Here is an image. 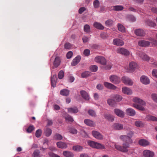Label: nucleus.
<instances>
[{
	"label": "nucleus",
	"instance_id": "6",
	"mask_svg": "<svg viewBox=\"0 0 157 157\" xmlns=\"http://www.w3.org/2000/svg\"><path fill=\"white\" fill-rule=\"evenodd\" d=\"M117 53L123 55L127 56L129 55V52L126 49L123 48H119L117 50Z\"/></svg>",
	"mask_w": 157,
	"mask_h": 157
},
{
	"label": "nucleus",
	"instance_id": "9",
	"mask_svg": "<svg viewBox=\"0 0 157 157\" xmlns=\"http://www.w3.org/2000/svg\"><path fill=\"white\" fill-rule=\"evenodd\" d=\"M93 136L95 138L98 140H102L103 139V136L99 132L96 131H93L92 132Z\"/></svg>",
	"mask_w": 157,
	"mask_h": 157
},
{
	"label": "nucleus",
	"instance_id": "52",
	"mask_svg": "<svg viewBox=\"0 0 157 157\" xmlns=\"http://www.w3.org/2000/svg\"><path fill=\"white\" fill-rule=\"evenodd\" d=\"M69 132L73 134H76L77 133V130L74 128H71L68 129Z\"/></svg>",
	"mask_w": 157,
	"mask_h": 157
},
{
	"label": "nucleus",
	"instance_id": "1",
	"mask_svg": "<svg viewBox=\"0 0 157 157\" xmlns=\"http://www.w3.org/2000/svg\"><path fill=\"white\" fill-rule=\"evenodd\" d=\"M120 139L124 142L122 146L115 144V148L117 150L121 151L127 152L128 151V148L129 147V144L132 143V140L128 136L125 135H122L120 136Z\"/></svg>",
	"mask_w": 157,
	"mask_h": 157
},
{
	"label": "nucleus",
	"instance_id": "42",
	"mask_svg": "<svg viewBox=\"0 0 157 157\" xmlns=\"http://www.w3.org/2000/svg\"><path fill=\"white\" fill-rule=\"evenodd\" d=\"M90 73L88 71H85L82 73L81 76L83 78H86L90 75Z\"/></svg>",
	"mask_w": 157,
	"mask_h": 157
},
{
	"label": "nucleus",
	"instance_id": "53",
	"mask_svg": "<svg viewBox=\"0 0 157 157\" xmlns=\"http://www.w3.org/2000/svg\"><path fill=\"white\" fill-rule=\"evenodd\" d=\"M41 130L40 129H38L36 131L35 136L37 137H39L41 136Z\"/></svg>",
	"mask_w": 157,
	"mask_h": 157
},
{
	"label": "nucleus",
	"instance_id": "5",
	"mask_svg": "<svg viewBox=\"0 0 157 157\" xmlns=\"http://www.w3.org/2000/svg\"><path fill=\"white\" fill-rule=\"evenodd\" d=\"M94 61L97 63L103 65L105 64L106 62L105 59L101 56H98L96 57L94 59Z\"/></svg>",
	"mask_w": 157,
	"mask_h": 157
},
{
	"label": "nucleus",
	"instance_id": "56",
	"mask_svg": "<svg viewBox=\"0 0 157 157\" xmlns=\"http://www.w3.org/2000/svg\"><path fill=\"white\" fill-rule=\"evenodd\" d=\"M152 99L156 102H157V94H152L151 95Z\"/></svg>",
	"mask_w": 157,
	"mask_h": 157
},
{
	"label": "nucleus",
	"instance_id": "31",
	"mask_svg": "<svg viewBox=\"0 0 157 157\" xmlns=\"http://www.w3.org/2000/svg\"><path fill=\"white\" fill-rule=\"evenodd\" d=\"M104 117L105 119L109 121H113L114 120L113 116L110 114H105L104 115Z\"/></svg>",
	"mask_w": 157,
	"mask_h": 157
},
{
	"label": "nucleus",
	"instance_id": "55",
	"mask_svg": "<svg viewBox=\"0 0 157 157\" xmlns=\"http://www.w3.org/2000/svg\"><path fill=\"white\" fill-rule=\"evenodd\" d=\"M48 154L49 157H60L59 156L54 154L52 152H48Z\"/></svg>",
	"mask_w": 157,
	"mask_h": 157
},
{
	"label": "nucleus",
	"instance_id": "36",
	"mask_svg": "<svg viewBox=\"0 0 157 157\" xmlns=\"http://www.w3.org/2000/svg\"><path fill=\"white\" fill-rule=\"evenodd\" d=\"M82 149V147L81 146L76 145L73 147V150L76 151H80Z\"/></svg>",
	"mask_w": 157,
	"mask_h": 157
},
{
	"label": "nucleus",
	"instance_id": "41",
	"mask_svg": "<svg viewBox=\"0 0 157 157\" xmlns=\"http://www.w3.org/2000/svg\"><path fill=\"white\" fill-rule=\"evenodd\" d=\"M54 139L57 140H60L63 139L62 136L59 133H56L54 136Z\"/></svg>",
	"mask_w": 157,
	"mask_h": 157
},
{
	"label": "nucleus",
	"instance_id": "40",
	"mask_svg": "<svg viewBox=\"0 0 157 157\" xmlns=\"http://www.w3.org/2000/svg\"><path fill=\"white\" fill-rule=\"evenodd\" d=\"M107 102L109 105L111 106H114L115 104V101L112 99H108Z\"/></svg>",
	"mask_w": 157,
	"mask_h": 157
},
{
	"label": "nucleus",
	"instance_id": "47",
	"mask_svg": "<svg viewBox=\"0 0 157 157\" xmlns=\"http://www.w3.org/2000/svg\"><path fill=\"white\" fill-rule=\"evenodd\" d=\"M149 40L150 41V43L152 44V45H157V40L152 38H150Z\"/></svg>",
	"mask_w": 157,
	"mask_h": 157
},
{
	"label": "nucleus",
	"instance_id": "2",
	"mask_svg": "<svg viewBox=\"0 0 157 157\" xmlns=\"http://www.w3.org/2000/svg\"><path fill=\"white\" fill-rule=\"evenodd\" d=\"M133 101L135 103L132 104V106L136 109L141 110L144 111L145 109L143 106L146 105V103L142 99L138 98H134Z\"/></svg>",
	"mask_w": 157,
	"mask_h": 157
},
{
	"label": "nucleus",
	"instance_id": "7",
	"mask_svg": "<svg viewBox=\"0 0 157 157\" xmlns=\"http://www.w3.org/2000/svg\"><path fill=\"white\" fill-rule=\"evenodd\" d=\"M123 82L127 85L132 86L133 84L132 81L129 78L126 76H123L122 78Z\"/></svg>",
	"mask_w": 157,
	"mask_h": 157
},
{
	"label": "nucleus",
	"instance_id": "8",
	"mask_svg": "<svg viewBox=\"0 0 157 157\" xmlns=\"http://www.w3.org/2000/svg\"><path fill=\"white\" fill-rule=\"evenodd\" d=\"M137 54L144 61H148L150 59L149 57L143 52L139 51Z\"/></svg>",
	"mask_w": 157,
	"mask_h": 157
},
{
	"label": "nucleus",
	"instance_id": "62",
	"mask_svg": "<svg viewBox=\"0 0 157 157\" xmlns=\"http://www.w3.org/2000/svg\"><path fill=\"white\" fill-rule=\"evenodd\" d=\"M112 66V64L111 63H109L108 64L106 65L105 68L106 70H109L111 68Z\"/></svg>",
	"mask_w": 157,
	"mask_h": 157
},
{
	"label": "nucleus",
	"instance_id": "49",
	"mask_svg": "<svg viewBox=\"0 0 157 157\" xmlns=\"http://www.w3.org/2000/svg\"><path fill=\"white\" fill-rule=\"evenodd\" d=\"M88 113L89 115L92 117H95L96 116L95 112L92 109H90L88 111Z\"/></svg>",
	"mask_w": 157,
	"mask_h": 157
},
{
	"label": "nucleus",
	"instance_id": "11",
	"mask_svg": "<svg viewBox=\"0 0 157 157\" xmlns=\"http://www.w3.org/2000/svg\"><path fill=\"white\" fill-rule=\"evenodd\" d=\"M113 44L117 46H121L124 44V42L122 40L116 38L113 40Z\"/></svg>",
	"mask_w": 157,
	"mask_h": 157
},
{
	"label": "nucleus",
	"instance_id": "22",
	"mask_svg": "<svg viewBox=\"0 0 157 157\" xmlns=\"http://www.w3.org/2000/svg\"><path fill=\"white\" fill-rule=\"evenodd\" d=\"M93 26L96 29L100 30H103L104 28V27L101 24L97 22H94Z\"/></svg>",
	"mask_w": 157,
	"mask_h": 157
},
{
	"label": "nucleus",
	"instance_id": "13",
	"mask_svg": "<svg viewBox=\"0 0 157 157\" xmlns=\"http://www.w3.org/2000/svg\"><path fill=\"white\" fill-rule=\"evenodd\" d=\"M114 113L118 116L122 117L124 116V112L119 109H115L114 110Z\"/></svg>",
	"mask_w": 157,
	"mask_h": 157
},
{
	"label": "nucleus",
	"instance_id": "64",
	"mask_svg": "<svg viewBox=\"0 0 157 157\" xmlns=\"http://www.w3.org/2000/svg\"><path fill=\"white\" fill-rule=\"evenodd\" d=\"M151 11L153 13L157 14V8L156 7H153L151 9Z\"/></svg>",
	"mask_w": 157,
	"mask_h": 157
},
{
	"label": "nucleus",
	"instance_id": "25",
	"mask_svg": "<svg viewBox=\"0 0 157 157\" xmlns=\"http://www.w3.org/2000/svg\"><path fill=\"white\" fill-rule=\"evenodd\" d=\"M111 8L112 10L118 11L122 10L124 9L123 7L121 5L114 6L111 7Z\"/></svg>",
	"mask_w": 157,
	"mask_h": 157
},
{
	"label": "nucleus",
	"instance_id": "30",
	"mask_svg": "<svg viewBox=\"0 0 157 157\" xmlns=\"http://www.w3.org/2000/svg\"><path fill=\"white\" fill-rule=\"evenodd\" d=\"M135 34L138 36H143L144 33L143 30L141 29H137L135 31Z\"/></svg>",
	"mask_w": 157,
	"mask_h": 157
},
{
	"label": "nucleus",
	"instance_id": "44",
	"mask_svg": "<svg viewBox=\"0 0 157 157\" xmlns=\"http://www.w3.org/2000/svg\"><path fill=\"white\" fill-rule=\"evenodd\" d=\"M100 5V2L98 0H95L94 1L93 5L95 8H98L99 7Z\"/></svg>",
	"mask_w": 157,
	"mask_h": 157
},
{
	"label": "nucleus",
	"instance_id": "10",
	"mask_svg": "<svg viewBox=\"0 0 157 157\" xmlns=\"http://www.w3.org/2000/svg\"><path fill=\"white\" fill-rule=\"evenodd\" d=\"M143 155L145 157H153L154 153L150 150H146L143 151Z\"/></svg>",
	"mask_w": 157,
	"mask_h": 157
},
{
	"label": "nucleus",
	"instance_id": "60",
	"mask_svg": "<svg viewBox=\"0 0 157 157\" xmlns=\"http://www.w3.org/2000/svg\"><path fill=\"white\" fill-rule=\"evenodd\" d=\"M73 55V52L71 51H70L68 52L67 54V57L68 59L71 58L72 56Z\"/></svg>",
	"mask_w": 157,
	"mask_h": 157
},
{
	"label": "nucleus",
	"instance_id": "59",
	"mask_svg": "<svg viewBox=\"0 0 157 157\" xmlns=\"http://www.w3.org/2000/svg\"><path fill=\"white\" fill-rule=\"evenodd\" d=\"M34 129V128L33 126H29L27 129V131L28 132L30 133Z\"/></svg>",
	"mask_w": 157,
	"mask_h": 157
},
{
	"label": "nucleus",
	"instance_id": "29",
	"mask_svg": "<svg viewBox=\"0 0 157 157\" xmlns=\"http://www.w3.org/2000/svg\"><path fill=\"white\" fill-rule=\"evenodd\" d=\"M70 91L66 89H63L60 90V94L61 95L67 96L69 94Z\"/></svg>",
	"mask_w": 157,
	"mask_h": 157
},
{
	"label": "nucleus",
	"instance_id": "14",
	"mask_svg": "<svg viewBox=\"0 0 157 157\" xmlns=\"http://www.w3.org/2000/svg\"><path fill=\"white\" fill-rule=\"evenodd\" d=\"M104 85L105 87L109 89L115 90L117 88L116 86L108 82H104Z\"/></svg>",
	"mask_w": 157,
	"mask_h": 157
},
{
	"label": "nucleus",
	"instance_id": "19",
	"mask_svg": "<svg viewBox=\"0 0 157 157\" xmlns=\"http://www.w3.org/2000/svg\"><path fill=\"white\" fill-rule=\"evenodd\" d=\"M56 144L57 147L59 148L63 149L66 148L67 147V144L63 142H58Z\"/></svg>",
	"mask_w": 157,
	"mask_h": 157
},
{
	"label": "nucleus",
	"instance_id": "35",
	"mask_svg": "<svg viewBox=\"0 0 157 157\" xmlns=\"http://www.w3.org/2000/svg\"><path fill=\"white\" fill-rule=\"evenodd\" d=\"M146 24L147 25L151 27H154L156 25V24L151 20H148L145 22Z\"/></svg>",
	"mask_w": 157,
	"mask_h": 157
},
{
	"label": "nucleus",
	"instance_id": "17",
	"mask_svg": "<svg viewBox=\"0 0 157 157\" xmlns=\"http://www.w3.org/2000/svg\"><path fill=\"white\" fill-rule=\"evenodd\" d=\"M80 94L82 97L84 99L86 100H89L90 99V97L89 96L88 94L85 91L82 90L80 91Z\"/></svg>",
	"mask_w": 157,
	"mask_h": 157
},
{
	"label": "nucleus",
	"instance_id": "33",
	"mask_svg": "<svg viewBox=\"0 0 157 157\" xmlns=\"http://www.w3.org/2000/svg\"><path fill=\"white\" fill-rule=\"evenodd\" d=\"M56 75H53L51 77V85L53 87H55L56 86Z\"/></svg>",
	"mask_w": 157,
	"mask_h": 157
},
{
	"label": "nucleus",
	"instance_id": "21",
	"mask_svg": "<svg viewBox=\"0 0 157 157\" xmlns=\"http://www.w3.org/2000/svg\"><path fill=\"white\" fill-rule=\"evenodd\" d=\"M81 59V57L79 56H77L71 62V65L72 66H75L78 63Z\"/></svg>",
	"mask_w": 157,
	"mask_h": 157
},
{
	"label": "nucleus",
	"instance_id": "34",
	"mask_svg": "<svg viewBox=\"0 0 157 157\" xmlns=\"http://www.w3.org/2000/svg\"><path fill=\"white\" fill-rule=\"evenodd\" d=\"M63 155L66 157H73L74 155L71 152L68 151H65L63 152Z\"/></svg>",
	"mask_w": 157,
	"mask_h": 157
},
{
	"label": "nucleus",
	"instance_id": "45",
	"mask_svg": "<svg viewBox=\"0 0 157 157\" xmlns=\"http://www.w3.org/2000/svg\"><path fill=\"white\" fill-rule=\"evenodd\" d=\"M98 67L95 65H92L90 67V70L93 72H96L98 70Z\"/></svg>",
	"mask_w": 157,
	"mask_h": 157
},
{
	"label": "nucleus",
	"instance_id": "51",
	"mask_svg": "<svg viewBox=\"0 0 157 157\" xmlns=\"http://www.w3.org/2000/svg\"><path fill=\"white\" fill-rule=\"evenodd\" d=\"M135 124L137 127H141L143 126V122L140 121H136L135 122Z\"/></svg>",
	"mask_w": 157,
	"mask_h": 157
},
{
	"label": "nucleus",
	"instance_id": "15",
	"mask_svg": "<svg viewBox=\"0 0 157 157\" xmlns=\"http://www.w3.org/2000/svg\"><path fill=\"white\" fill-rule=\"evenodd\" d=\"M138 143L139 145L144 147L148 146L149 144V142L147 140L144 139L140 140Z\"/></svg>",
	"mask_w": 157,
	"mask_h": 157
},
{
	"label": "nucleus",
	"instance_id": "37",
	"mask_svg": "<svg viewBox=\"0 0 157 157\" xmlns=\"http://www.w3.org/2000/svg\"><path fill=\"white\" fill-rule=\"evenodd\" d=\"M33 157H42L40 154V151L38 150H36L33 152L32 155Z\"/></svg>",
	"mask_w": 157,
	"mask_h": 157
},
{
	"label": "nucleus",
	"instance_id": "58",
	"mask_svg": "<svg viewBox=\"0 0 157 157\" xmlns=\"http://www.w3.org/2000/svg\"><path fill=\"white\" fill-rule=\"evenodd\" d=\"M64 46L66 49H70L71 47V45L70 43H67L65 44Z\"/></svg>",
	"mask_w": 157,
	"mask_h": 157
},
{
	"label": "nucleus",
	"instance_id": "18",
	"mask_svg": "<svg viewBox=\"0 0 157 157\" xmlns=\"http://www.w3.org/2000/svg\"><path fill=\"white\" fill-rule=\"evenodd\" d=\"M139 46L142 47H146L150 45V42L148 41L142 40L139 41L138 43Z\"/></svg>",
	"mask_w": 157,
	"mask_h": 157
},
{
	"label": "nucleus",
	"instance_id": "26",
	"mask_svg": "<svg viewBox=\"0 0 157 157\" xmlns=\"http://www.w3.org/2000/svg\"><path fill=\"white\" fill-rule=\"evenodd\" d=\"M113 128L115 130H120L123 128V126L122 124L118 123H115L113 125Z\"/></svg>",
	"mask_w": 157,
	"mask_h": 157
},
{
	"label": "nucleus",
	"instance_id": "50",
	"mask_svg": "<svg viewBox=\"0 0 157 157\" xmlns=\"http://www.w3.org/2000/svg\"><path fill=\"white\" fill-rule=\"evenodd\" d=\"M65 118L66 120L68 121L69 122H72L74 121V120L71 116L69 115H67L65 117Z\"/></svg>",
	"mask_w": 157,
	"mask_h": 157
},
{
	"label": "nucleus",
	"instance_id": "46",
	"mask_svg": "<svg viewBox=\"0 0 157 157\" xmlns=\"http://www.w3.org/2000/svg\"><path fill=\"white\" fill-rule=\"evenodd\" d=\"M64 76V72L63 70L60 71L58 73V76L59 79H62Z\"/></svg>",
	"mask_w": 157,
	"mask_h": 157
},
{
	"label": "nucleus",
	"instance_id": "48",
	"mask_svg": "<svg viewBox=\"0 0 157 157\" xmlns=\"http://www.w3.org/2000/svg\"><path fill=\"white\" fill-rule=\"evenodd\" d=\"M84 30L85 32L89 33L90 32V27L88 25H86L84 26Z\"/></svg>",
	"mask_w": 157,
	"mask_h": 157
},
{
	"label": "nucleus",
	"instance_id": "57",
	"mask_svg": "<svg viewBox=\"0 0 157 157\" xmlns=\"http://www.w3.org/2000/svg\"><path fill=\"white\" fill-rule=\"evenodd\" d=\"M90 51L89 49H85L83 52V54L85 56H88L90 55Z\"/></svg>",
	"mask_w": 157,
	"mask_h": 157
},
{
	"label": "nucleus",
	"instance_id": "28",
	"mask_svg": "<svg viewBox=\"0 0 157 157\" xmlns=\"http://www.w3.org/2000/svg\"><path fill=\"white\" fill-rule=\"evenodd\" d=\"M126 112L127 114L130 116H134L136 114L135 110L131 108H128L126 109Z\"/></svg>",
	"mask_w": 157,
	"mask_h": 157
},
{
	"label": "nucleus",
	"instance_id": "32",
	"mask_svg": "<svg viewBox=\"0 0 157 157\" xmlns=\"http://www.w3.org/2000/svg\"><path fill=\"white\" fill-rule=\"evenodd\" d=\"M52 133V130L48 128H46L44 130V133L46 136H49Z\"/></svg>",
	"mask_w": 157,
	"mask_h": 157
},
{
	"label": "nucleus",
	"instance_id": "3",
	"mask_svg": "<svg viewBox=\"0 0 157 157\" xmlns=\"http://www.w3.org/2000/svg\"><path fill=\"white\" fill-rule=\"evenodd\" d=\"M88 144L90 147L97 149H104L105 148L104 145L92 141H88Z\"/></svg>",
	"mask_w": 157,
	"mask_h": 157
},
{
	"label": "nucleus",
	"instance_id": "63",
	"mask_svg": "<svg viewBox=\"0 0 157 157\" xmlns=\"http://www.w3.org/2000/svg\"><path fill=\"white\" fill-rule=\"evenodd\" d=\"M86 10L85 8L84 7H82L80 8L78 10L79 13L80 14L82 13L83 11H84Z\"/></svg>",
	"mask_w": 157,
	"mask_h": 157
},
{
	"label": "nucleus",
	"instance_id": "24",
	"mask_svg": "<svg viewBox=\"0 0 157 157\" xmlns=\"http://www.w3.org/2000/svg\"><path fill=\"white\" fill-rule=\"evenodd\" d=\"M84 122L87 125L90 126H94L95 124V123L93 121L90 119H85L84 121Z\"/></svg>",
	"mask_w": 157,
	"mask_h": 157
},
{
	"label": "nucleus",
	"instance_id": "16",
	"mask_svg": "<svg viewBox=\"0 0 157 157\" xmlns=\"http://www.w3.org/2000/svg\"><path fill=\"white\" fill-rule=\"evenodd\" d=\"M61 63L60 59L59 57L56 56L54 61L53 64L54 67H57Z\"/></svg>",
	"mask_w": 157,
	"mask_h": 157
},
{
	"label": "nucleus",
	"instance_id": "23",
	"mask_svg": "<svg viewBox=\"0 0 157 157\" xmlns=\"http://www.w3.org/2000/svg\"><path fill=\"white\" fill-rule=\"evenodd\" d=\"M68 112L71 113H77L78 110L76 107H71L67 109Z\"/></svg>",
	"mask_w": 157,
	"mask_h": 157
},
{
	"label": "nucleus",
	"instance_id": "12",
	"mask_svg": "<svg viewBox=\"0 0 157 157\" xmlns=\"http://www.w3.org/2000/svg\"><path fill=\"white\" fill-rule=\"evenodd\" d=\"M140 80L145 85L150 83V80L149 78L145 75H143L140 77Z\"/></svg>",
	"mask_w": 157,
	"mask_h": 157
},
{
	"label": "nucleus",
	"instance_id": "38",
	"mask_svg": "<svg viewBox=\"0 0 157 157\" xmlns=\"http://www.w3.org/2000/svg\"><path fill=\"white\" fill-rule=\"evenodd\" d=\"M146 119L147 120L152 121H157V117L151 116V115H147L146 117Z\"/></svg>",
	"mask_w": 157,
	"mask_h": 157
},
{
	"label": "nucleus",
	"instance_id": "39",
	"mask_svg": "<svg viewBox=\"0 0 157 157\" xmlns=\"http://www.w3.org/2000/svg\"><path fill=\"white\" fill-rule=\"evenodd\" d=\"M118 28L119 30L122 32H125V27L121 24H118L117 25Z\"/></svg>",
	"mask_w": 157,
	"mask_h": 157
},
{
	"label": "nucleus",
	"instance_id": "20",
	"mask_svg": "<svg viewBox=\"0 0 157 157\" xmlns=\"http://www.w3.org/2000/svg\"><path fill=\"white\" fill-rule=\"evenodd\" d=\"M123 93L125 94L130 95L132 94V90L128 87H123L122 88Z\"/></svg>",
	"mask_w": 157,
	"mask_h": 157
},
{
	"label": "nucleus",
	"instance_id": "43",
	"mask_svg": "<svg viewBox=\"0 0 157 157\" xmlns=\"http://www.w3.org/2000/svg\"><path fill=\"white\" fill-rule=\"evenodd\" d=\"M113 98L115 101H116L117 102H119L122 99L121 96L118 95H116L114 96Z\"/></svg>",
	"mask_w": 157,
	"mask_h": 157
},
{
	"label": "nucleus",
	"instance_id": "27",
	"mask_svg": "<svg viewBox=\"0 0 157 157\" xmlns=\"http://www.w3.org/2000/svg\"><path fill=\"white\" fill-rule=\"evenodd\" d=\"M138 65L136 63L134 62H131L129 64V67L131 70L133 71L137 68Z\"/></svg>",
	"mask_w": 157,
	"mask_h": 157
},
{
	"label": "nucleus",
	"instance_id": "54",
	"mask_svg": "<svg viewBox=\"0 0 157 157\" xmlns=\"http://www.w3.org/2000/svg\"><path fill=\"white\" fill-rule=\"evenodd\" d=\"M113 21L111 19H109L105 21V23L106 26H110L112 25Z\"/></svg>",
	"mask_w": 157,
	"mask_h": 157
},
{
	"label": "nucleus",
	"instance_id": "4",
	"mask_svg": "<svg viewBox=\"0 0 157 157\" xmlns=\"http://www.w3.org/2000/svg\"><path fill=\"white\" fill-rule=\"evenodd\" d=\"M109 78L111 82L116 84H119L121 81L120 78L116 75L110 76Z\"/></svg>",
	"mask_w": 157,
	"mask_h": 157
},
{
	"label": "nucleus",
	"instance_id": "61",
	"mask_svg": "<svg viewBox=\"0 0 157 157\" xmlns=\"http://www.w3.org/2000/svg\"><path fill=\"white\" fill-rule=\"evenodd\" d=\"M152 75L153 76L157 78V70L153 69L152 72Z\"/></svg>",
	"mask_w": 157,
	"mask_h": 157
}]
</instances>
